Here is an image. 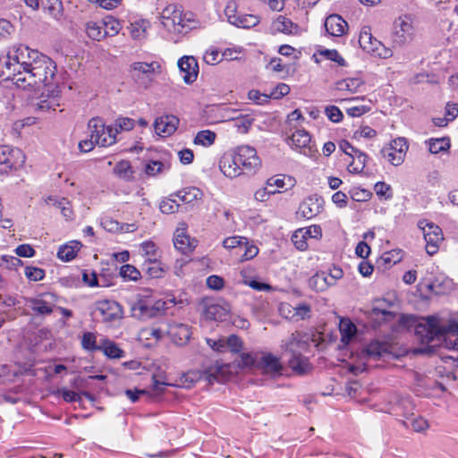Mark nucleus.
I'll list each match as a JSON object with an SVG mask.
<instances>
[{"label":"nucleus","mask_w":458,"mask_h":458,"mask_svg":"<svg viewBox=\"0 0 458 458\" xmlns=\"http://www.w3.org/2000/svg\"><path fill=\"white\" fill-rule=\"evenodd\" d=\"M324 27L329 36L341 37L346 32L348 24L340 15L331 14L326 18Z\"/></svg>","instance_id":"a878e982"},{"label":"nucleus","mask_w":458,"mask_h":458,"mask_svg":"<svg viewBox=\"0 0 458 458\" xmlns=\"http://www.w3.org/2000/svg\"><path fill=\"white\" fill-rule=\"evenodd\" d=\"M322 235V230L319 225H314L307 228H301L294 232L292 236L293 245L299 250H306L308 249V239L319 238Z\"/></svg>","instance_id":"6ab92c4d"},{"label":"nucleus","mask_w":458,"mask_h":458,"mask_svg":"<svg viewBox=\"0 0 458 458\" xmlns=\"http://www.w3.org/2000/svg\"><path fill=\"white\" fill-rule=\"evenodd\" d=\"M83 350L90 352L99 351V343L97 341V335L93 332H84L81 339Z\"/></svg>","instance_id":"49530a36"},{"label":"nucleus","mask_w":458,"mask_h":458,"mask_svg":"<svg viewBox=\"0 0 458 458\" xmlns=\"http://www.w3.org/2000/svg\"><path fill=\"white\" fill-rule=\"evenodd\" d=\"M311 137L309 132L305 130H296L291 137L288 138L287 142L293 148L300 149L304 154L306 150H310V144Z\"/></svg>","instance_id":"c85d7f7f"},{"label":"nucleus","mask_w":458,"mask_h":458,"mask_svg":"<svg viewBox=\"0 0 458 458\" xmlns=\"http://www.w3.org/2000/svg\"><path fill=\"white\" fill-rule=\"evenodd\" d=\"M99 351L108 359H121L125 355V352L115 342L107 337L100 339Z\"/></svg>","instance_id":"7c9ffc66"},{"label":"nucleus","mask_w":458,"mask_h":458,"mask_svg":"<svg viewBox=\"0 0 458 458\" xmlns=\"http://www.w3.org/2000/svg\"><path fill=\"white\" fill-rule=\"evenodd\" d=\"M86 33L89 38L100 41L106 37L102 22L89 21L86 24Z\"/></svg>","instance_id":"37998d69"},{"label":"nucleus","mask_w":458,"mask_h":458,"mask_svg":"<svg viewBox=\"0 0 458 458\" xmlns=\"http://www.w3.org/2000/svg\"><path fill=\"white\" fill-rule=\"evenodd\" d=\"M225 345L230 348L232 352L239 353L242 349L243 342L238 335H231L227 337Z\"/></svg>","instance_id":"69168bd1"},{"label":"nucleus","mask_w":458,"mask_h":458,"mask_svg":"<svg viewBox=\"0 0 458 458\" xmlns=\"http://www.w3.org/2000/svg\"><path fill=\"white\" fill-rule=\"evenodd\" d=\"M415 335L421 344H429L435 338H444L445 345L456 349L458 345V320L454 316L431 315L420 318L415 327Z\"/></svg>","instance_id":"f257e3e1"},{"label":"nucleus","mask_w":458,"mask_h":458,"mask_svg":"<svg viewBox=\"0 0 458 458\" xmlns=\"http://www.w3.org/2000/svg\"><path fill=\"white\" fill-rule=\"evenodd\" d=\"M311 341L313 339L308 333L296 330L285 341L284 348L289 352H306L309 350Z\"/></svg>","instance_id":"aec40b11"},{"label":"nucleus","mask_w":458,"mask_h":458,"mask_svg":"<svg viewBox=\"0 0 458 458\" xmlns=\"http://www.w3.org/2000/svg\"><path fill=\"white\" fill-rule=\"evenodd\" d=\"M257 369L261 370L263 374L279 377L283 375L284 365L279 357L265 352H261V356L257 361Z\"/></svg>","instance_id":"dca6fc26"},{"label":"nucleus","mask_w":458,"mask_h":458,"mask_svg":"<svg viewBox=\"0 0 458 458\" xmlns=\"http://www.w3.org/2000/svg\"><path fill=\"white\" fill-rule=\"evenodd\" d=\"M246 238L242 236H232L227 237L223 242V246L225 249L231 250L233 251V255H234L237 249L242 245Z\"/></svg>","instance_id":"e2e57ef3"},{"label":"nucleus","mask_w":458,"mask_h":458,"mask_svg":"<svg viewBox=\"0 0 458 458\" xmlns=\"http://www.w3.org/2000/svg\"><path fill=\"white\" fill-rule=\"evenodd\" d=\"M403 259V251L401 250H392L384 252L377 263L384 266L385 268H389L393 265L400 262Z\"/></svg>","instance_id":"ea45409f"},{"label":"nucleus","mask_w":458,"mask_h":458,"mask_svg":"<svg viewBox=\"0 0 458 458\" xmlns=\"http://www.w3.org/2000/svg\"><path fill=\"white\" fill-rule=\"evenodd\" d=\"M339 329L341 341L344 344H348L357 331L356 326L350 319H341Z\"/></svg>","instance_id":"c03bdc74"},{"label":"nucleus","mask_w":458,"mask_h":458,"mask_svg":"<svg viewBox=\"0 0 458 458\" xmlns=\"http://www.w3.org/2000/svg\"><path fill=\"white\" fill-rule=\"evenodd\" d=\"M428 150L431 154L446 152L450 148V140L448 138H431L426 140Z\"/></svg>","instance_id":"58836bf2"},{"label":"nucleus","mask_w":458,"mask_h":458,"mask_svg":"<svg viewBox=\"0 0 458 458\" xmlns=\"http://www.w3.org/2000/svg\"><path fill=\"white\" fill-rule=\"evenodd\" d=\"M81 248V243L78 241H71L58 249L57 258L64 262H69L75 259Z\"/></svg>","instance_id":"473e14b6"},{"label":"nucleus","mask_w":458,"mask_h":458,"mask_svg":"<svg viewBox=\"0 0 458 458\" xmlns=\"http://www.w3.org/2000/svg\"><path fill=\"white\" fill-rule=\"evenodd\" d=\"M101 225L106 231L110 233H118L123 231V225L111 217L103 218Z\"/></svg>","instance_id":"338daca9"},{"label":"nucleus","mask_w":458,"mask_h":458,"mask_svg":"<svg viewBox=\"0 0 458 458\" xmlns=\"http://www.w3.org/2000/svg\"><path fill=\"white\" fill-rule=\"evenodd\" d=\"M323 210V199L317 195L309 196L299 206L298 215L305 219H311Z\"/></svg>","instance_id":"4be33fe9"},{"label":"nucleus","mask_w":458,"mask_h":458,"mask_svg":"<svg viewBox=\"0 0 458 458\" xmlns=\"http://www.w3.org/2000/svg\"><path fill=\"white\" fill-rule=\"evenodd\" d=\"M89 129L91 133V138L95 139L97 145L100 147H109L116 141V132L110 126H106L102 119L99 117H93L89 121Z\"/></svg>","instance_id":"9b49d317"},{"label":"nucleus","mask_w":458,"mask_h":458,"mask_svg":"<svg viewBox=\"0 0 458 458\" xmlns=\"http://www.w3.org/2000/svg\"><path fill=\"white\" fill-rule=\"evenodd\" d=\"M414 36L415 30L410 16H399L394 21L389 35L393 47H403L411 42Z\"/></svg>","instance_id":"423d86ee"},{"label":"nucleus","mask_w":458,"mask_h":458,"mask_svg":"<svg viewBox=\"0 0 458 458\" xmlns=\"http://www.w3.org/2000/svg\"><path fill=\"white\" fill-rule=\"evenodd\" d=\"M140 247L146 256L145 261L157 259V248L153 242H144L141 243Z\"/></svg>","instance_id":"052dcab7"},{"label":"nucleus","mask_w":458,"mask_h":458,"mask_svg":"<svg viewBox=\"0 0 458 458\" xmlns=\"http://www.w3.org/2000/svg\"><path fill=\"white\" fill-rule=\"evenodd\" d=\"M179 122V118L175 115H161L155 120V131L160 136H170L177 130Z\"/></svg>","instance_id":"393cba45"},{"label":"nucleus","mask_w":458,"mask_h":458,"mask_svg":"<svg viewBox=\"0 0 458 458\" xmlns=\"http://www.w3.org/2000/svg\"><path fill=\"white\" fill-rule=\"evenodd\" d=\"M291 88H269V90L265 89L260 91L259 89H250L248 92V98L257 105L267 104L269 100H277L282 98L290 93Z\"/></svg>","instance_id":"f3484780"},{"label":"nucleus","mask_w":458,"mask_h":458,"mask_svg":"<svg viewBox=\"0 0 458 458\" xmlns=\"http://www.w3.org/2000/svg\"><path fill=\"white\" fill-rule=\"evenodd\" d=\"M141 335L144 336L147 340H155V342H158L163 339L165 335V332L154 327H145L141 330Z\"/></svg>","instance_id":"bf43d9fd"},{"label":"nucleus","mask_w":458,"mask_h":458,"mask_svg":"<svg viewBox=\"0 0 458 458\" xmlns=\"http://www.w3.org/2000/svg\"><path fill=\"white\" fill-rule=\"evenodd\" d=\"M102 23L105 32H106V37H113L117 35L122 28L120 22L113 17L106 18Z\"/></svg>","instance_id":"5fc2aeb1"},{"label":"nucleus","mask_w":458,"mask_h":458,"mask_svg":"<svg viewBox=\"0 0 458 458\" xmlns=\"http://www.w3.org/2000/svg\"><path fill=\"white\" fill-rule=\"evenodd\" d=\"M225 13L231 24L240 28L250 29L259 22V18L256 15L237 13L234 2L227 4Z\"/></svg>","instance_id":"2eb2a0df"},{"label":"nucleus","mask_w":458,"mask_h":458,"mask_svg":"<svg viewBox=\"0 0 458 458\" xmlns=\"http://www.w3.org/2000/svg\"><path fill=\"white\" fill-rule=\"evenodd\" d=\"M207 121L208 123H217L224 121H232L233 127L235 129L237 133L245 134L250 129L254 119L251 118L249 114L245 115H238V116H230L227 114H220L216 117H208Z\"/></svg>","instance_id":"a211bd4d"},{"label":"nucleus","mask_w":458,"mask_h":458,"mask_svg":"<svg viewBox=\"0 0 458 458\" xmlns=\"http://www.w3.org/2000/svg\"><path fill=\"white\" fill-rule=\"evenodd\" d=\"M376 194L380 199H390L393 197V191L389 184L385 182H377L374 186Z\"/></svg>","instance_id":"4d7b16f0"},{"label":"nucleus","mask_w":458,"mask_h":458,"mask_svg":"<svg viewBox=\"0 0 458 458\" xmlns=\"http://www.w3.org/2000/svg\"><path fill=\"white\" fill-rule=\"evenodd\" d=\"M350 194H351V198L353 200L358 201V202L367 201L372 196V193L369 191L362 189L360 187H353L350 191Z\"/></svg>","instance_id":"680f3d73"},{"label":"nucleus","mask_w":458,"mask_h":458,"mask_svg":"<svg viewBox=\"0 0 458 458\" xmlns=\"http://www.w3.org/2000/svg\"><path fill=\"white\" fill-rule=\"evenodd\" d=\"M216 139V133L211 130H202L197 132L193 143L205 148L212 146Z\"/></svg>","instance_id":"79ce46f5"},{"label":"nucleus","mask_w":458,"mask_h":458,"mask_svg":"<svg viewBox=\"0 0 458 458\" xmlns=\"http://www.w3.org/2000/svg\"><path fill=\"white\" fill-rule=\"evenodd\" d=\"M367 160L368 155L361 150L359 151L352 159L346 160L348 171L352 174L361 173L366 166Z\"/></svg>","instance_id":"c9c22d12"},{"label":"nucleus","mask_w":458,"mask_h":458,"mask_svg":"<svg viewBox=\"0 0 458 458\" xmlns=\"http://www.w3.org/2000/svg\"><path fill=\"white\" fill-rule=\"evenodd\" d=\"M39 55L38 52L30 49L23 45H15L10 48L7 53V60L4 65L7 72L2 71L4 75L17 73L21 69L22 71L28 70L31 65L34 58Z\"/></svg>","instance_id":"39448f33"},{"label":"nucleus","mask_w":458,"mask_h":458,"mask_svg":"<svg viewBox=\"0 0 458 458\" xmlns=\"http://www.w3.org/2000/svg\"><path fill=\"white\" fill-rule=\"evenodd\" d=\"M458 115V107L456 104L447 103L445 114L444 117H433L432 122L436 126L444 127L451 121H454Z\"/></svg>","instance_id":"4c0bfd02"},{"label":"nucleus","mask_w":458,"mask_h":458,"mask_svg":"<svg viewBox=\"0 0 458 458\" xmlns=\"http://www.w3.org/2000/svg\"><path fill=\"white\" fill-rule=\"evenodd\" d=\"M325 113L327 118L333 123H339L343 120L344 115L341 110L335 106H327Z\"/></svg>","instance_id":"774afa93"},{"label":"nucleus","mask_w":458,"mask_h":458,"mask_svg":"<svg viewBox=\"0 0 458 458\" xmlns=\"http://www.w3.org/2000/svg\"><path fill=\"white\" fill-rule=\"evenodd\" d=\"M149 27V22L145 20L137 21L135 22H132L128 27L129 32L131 36L134 39H143L146 38L147 30Z\"/></svg>","instance_id":"a19ab883"},{"label":"nucleus","mask_w":458,"mask_h":458,"mask_svg":"<svg viewBox=\"0 0 458 458\" xmlns=\"http://www.w3.org/2000/svg\"><path fill=\"white\" fill-rule=\"evenodd\" d=\"M114 173L127 182L134 179V170L128 160H121L117 162L114 167Z\"/></svg>","instance_id":"e433bc0d"},{"label":"nucleus","mask_w":458,"mask_h":458,"mask_svg":"<svg viewBox=\"0 0 458 458\" xmlns=\"http://www.w3.org/2000/svg\"><path fill=\"white\" fill-rule=\"evenodd\" d=\"M147 274L152 278H160L164 276L165 270L161 266V262L156 259L153 260L144 261Z\"/></svg>","instance_id":"8fccbe9b"},{"label":"nucleus","mask_w":458,"mask_h":458,"mask_svg":"<svg viewBox=\"0 0 458 458\" xmlns=\"http://www.w3.org/2000/svg\"><path fill=\"white\" fill-rule=\"evenodd\" d=\"M271 30L274 33L295 35L299 32V26L284 16H278L271 24Z\"/></svg>","instance_id":"2f4dec72"},{"label":"nucleus","mask_w":458,"mask_h":458,"mask_svg":"<svg viewBox=\"0 0 458 458\" xmlns=\"http://www.w3.org/2000/svg\"><path fill=\"white\" fill-rule=\"evenodd\" d=\"M183 225H185L183 224ZM198 245V241L191 238L187 233L186 226L177 228L174 233V246L183 255H190Z\"/></svg>","instance_id":"412c9836"},{"label":"nucleus","mask_w":458,"mask_h":458,"mask_svg":"<svg viewBox=\"0 0 458 458\" xmlns=\"http://www.w3.org/2000/svg\"><path fill=\"white\" fill-rule=\"evenodd\" d=\"M178 67L185 83L191 84L196 81L199 74V64L193 56L185 55L180 58Z\"/></svg>","instance_id":"b1692460"},{"label":"nucleus","mask_w":458,"mask_h":458,"mask_svg":"<svg viewBox=\"0 0 458 458\" xmlns=\"http://www.w3.org/2000/svg\"><path fill=\"white\" fill-rule=\"evenodd\" d=\"M158 304L159 301L155 303L150 294H138L131 303V311L133 317L140 319L153 318L159 310Z\"/></svg>","instance_id":"ddd939ff"},{"label":"nucleus","mask_w":458,"mask_h":458,"mask_svg":"<svg viewBox=\"0 0 458 458\" xmlns=\"http://www.w3.org/2000/svg\"><path fill=\"white\" fill-rule=\"evenodd\" d=\"M56 296L53 293H44L40 297L29 300L32 311L37 315L47 316L54 311V301Z\"/></svg>","instance_id":"5701e85b"},{"label":"nucleus","mask_w":458,"mask_h":458,"mask_svg":"<svg viewBox=\"0 0 458 458\" xmlns=\"http://www.w3.org/2000/svg\"><path fill=\"white\" fill-rule=\"evenodd\" d=\"M55 64L47 56L39 55L33 59L31 65L25 71L17 73L7 74L3 81H10L13 86H19L21 82H27L26 86H58L60 81L55 79Z\"/></svg>","instance_id":"7ed1b4c3"},{"label":"nucleus","mask_w":458,"mask_h":458,"mask_svg":"<svg viewBox=\"0 0 458 458\" xmlns=\"http://www.w3.org/2000/svg\"><path fill=\"white\" fill-rule=\"evenodd\" d=\"M366 352L373 359H379L389 352L387 344L378 341L369 343L366 347Z\"/></svg>","instance_id":"a18cd8bd"},{"label":"nucleus","mask_w":458,"mask_h":458,"mask_svg":"<svg viewBox=\"0 0 458 458\" xmlns=\"http://www.w3.org/2000/svg\"><path fill=\"white\" fill-rule=\"evenodd\" d=\"M311 307L307 303H300L294 307L293 320H304L310 318Z\"/></svg>","instance_id":"6e6d98bb"},{"label":"nucleus","mask_w":458,"mask_h":458,"mask_svg":"<svg viewBox=\"0 0 458 458\" xmlns=\"http://www.w3.org/2000/svg\"><path fill=\"white\" fill-rule=\"evenodd\" d=\"M26 157L21 149L0 145V173H8L21 168Z\"/></svg>","instance_id":"9d476101"},{"label":"nucleus","mask_w":458,"mask_h":458,"mask_svg":"<svg viewBox=\"0 0 458 458\" xmlns=\"http://www.w3.org/2000/svg\"><path fill=\"white\" fill-rule=\"evenodd\" d=\"M202 316L205 320L222 321L227 316V310L221 305L211 303L206 305Z\"/></svg>","instance_id":"72a5a7b5"},{"label":"nucleus","mask_w":458,"mask_h":458,"mask_svg":"<svg viewBox=\"0 0 458 458\" xmlns=\"http://www.w3.org/2000/svg\"><path fill=\"white\" fill-rule=\"evenodd\" d=\"M162 23L168 30L182 34L195 26V16L191 12H184L174 4L168 5L162 13Z\"/></svg>","instance_id":"20e7f679"},{"label":"nucleus","mask_w":458,"mask_h":458,"mask_svg":"<svg viewBox=\"0 0 458 458\" xmlns=\"http://www.w3.org/2000/svg\"><path fill=\"white\" fill-rule=\"evenodd\" d=\"M120 276L124 280L138 281L140 278V272L132 265H123L120 268Z\"/></svg>","instance_id":"603ef678"},{"label":"nucleus","mask_w":458,"mask_h":458,"mask_svg":"<svg viewBox=\"0 0 458 458\" xmlns=\"http://www.w3.org/2000/svg\"><path fill=\"white\" fill-rule=\"evenodd\" d=\"M57 208L61 210L62 215L66 220H72L74 217V212L72 209V206L70 200L66 198H61L59 199H55L53 203Z\"/></svg>","instance_id":"09e8293b"},{"label":"nucleus","mask_w":458,"mask_h":458,"mask_svg":"<svg viewBox=\"0 0 458 458\" xmlns=\"http://www.w3.org/2000/svg\"><path fill=\"white\" fill-rule=\"evenodd\" d=\"M259 253V249L256 245L250 243L246 238L242 245L237 249L234 256L238 258L240 262L247 261L255 258Z\"/></svg>","instance_id":"f704fd0d"},{"label":"nucleus","mask_w":458,"mask_h":458,"mask_svg":"<svg viewBox=\"0 0 458 458\" xmlns=\"http://www.w3.org/2000/svg\"><path fill=\"white\" fill-rule=\"evenodd\" d=\"M130 72L131 77L142 84L157 83L163 77L162 66L158 62H135L131 64Z\"/></svg>","instance_id":"0eeeda50"},{"label":"nucleus","mask_w":458,"mask_h":458,"mask_svg":"<svg viewBox=\"0 0 458 458\" xmlns=\"http://www.w3.org/2000/svg\"><path fill=\"white\" fill-rule=\"evenodd\" d=\"M58 88H55L52 90L51 95H47V98L41 99L39 103H38V108L41 110H48L53 109L55 110V107L59 106L57 97L59 95V90H57Z\"/></svg>","instance_id":"3c124183"},{"label":"nucleus","mask_w":458,"mask_h":458,"mask_svg":"<svg viewBox=\"0 0 458 458\" xmlns=\"http://www.w3.org/2000/svg\"><path fill=\"white\" fill-rule=\"evenodd\" d=\"M24 275L28 280L38 282L45 278L46 272L41 267L27 266L24 269Z\"/></svg>","instance_id":"864d4df0"},{"label":"nucleus","mask_w":458,"mask_h":458,"mask_svg":"<svg viewBox=\"0 0 458 458\" xmlns=\"http://www.w3.org/2000/svg\"><path fill=\"white\" fill-rule=\"evenodd\" d=\"M291 358L288 360V366L293 372L298 376H303L312 370V365L309 359L300 352H290Z\"/></svg>","instance_id":"cd10ccee"},{"label":"nucleus","mask_w":458,"mask_h":458,"mask_svg":"<svg viewBox=\"0 0 458 458\" xmlns=\"http://www.w3.org/2000/svg\"><path fill=\"white\" fill-rule=\"evenodd\" d=\"M203 101L205 102L204 113L208 114L213 111L214 106L236 103L238 98L230 88H208L204 93Z\"/></svg>","instance_id":"6e6552de"},{"label":"nucleus","mask_w":458,"mask_h":458,"mask_svg":"<svg viewBox=\"0 0 458 458\" xmlns=\"http://www.w3.org/2000/svg\"><path fill=\"white\" fill-rule=\"evenodd\" d=\"M178 199L183 203H191L201 197V191L196 187H187L176 193Z\"/></svg>","instance_id":"de8ad7c7"},{"label":"nucleus","mask_w":458,"mask_h":458,"mask_svg":"<svg viewBox=\"0 0 458 458\" xmlns=\"http://www.w3.org/2000/svg\"><path fill=\"white\" fill-rule=\"evenodd\" d=\"M420 229L423 232L426 242L425 249L430 256L436 254L439 250V245L444 237L441 228L434 223L426 220L420 221L418 224Z\"/></svg>","instance_id":"f8f14e48"},{"label":"nucleus","mask_w":458,"mask_h":458,"mask_svg":"<svg viewBox=\"0 0 458 458\" xmlns=\"http://www.w3.org/2000/svg\"><path fill=\"white\" fill-rule=\"evenodd\" d=\"M409 144L405 138L398 137L384 146L380 154L382 157L392 165L398 166L405 159Z\"/></svg>","instance_id":"1a4fd4ad"},{"label":"nucleus","mask_w":458,"mask_h":458,"mask_svg":"<svg viewBox=\"0 0 458 458\" xmlns=\"http://www.w3.org/2000/svg\"><path fill=\"white\" fill-rule=\"evenodd\" d=\"M240 359H241L240 363H239L240 367H242V368L256 367L257 368V361L259 360L257 354L242 352L240 354Z\"/></svg>","instance_id":"0e129e2a"},{"label":"nucleus","mask_w":458,"mask_h":458,"mask_svg":"<svg viewBox=\"0 0 458 458\" xmlns=\"http://www.w3.org/2000/svg\"><path fill=\"white\" fill-rule=\"evenodd\" d=\"M180 204L177 200L167 198L163 199L159 204L160 211L164 214H174L179 210Z\"/></svg>","instance_id":"13d9d810"},{"label":"nucleus","mask_w":458,"mask_h":458,"mask_svg":"<svg viewBox=\"0 0 458 458\" xmlns=\"http://www.w3.org/2000/svg\"><path fill=\"white\" fill-rule=\"evenodd\" d=\"M167 335L175 344L183 345L190 340L191 331L187 325L174 323L169 326Z\"/></svg>","instance_id":"bb28decb"},{"label":"nucleus","mask_w":458,"mask_h":458,"mask_svg":"<svg viewBox=\"0 0 458 458\" xmlns=\"http://www.w3.org/2000/svg\"><path fill=\"white\" fill-rule=\"evenodd\" d=\"M95 306L96 311L105 323L114 322L123 318V309L116 301L104 299L96 301Z\"/></svg>","instance_id":"4468645a"},{"label":"nucleus","mask_w":458,"mask_h":458,"mask_svg":"<svg viewBox=\"0 0 458 458\" xmlns=\"http://www.w3.org/2000/svg\"><path fill=\"white\" fill-rule=\"evenodd\" d=\"M260 166L261 160L256 148L249 145L238 146L224 154L219 162L220 171L229 178L255 174Z\"/></svg>","instance_id":"f03ea898"},{"label":"nucleus","mask_w":458,"mask_h":458,"mask_svg":"<svg viewBox=\"0 0 458 458\" xmlns=\"http://www.w3.org/2000/svg\"><path fill=\"white\" fill-rule=\"evenodd\" d=\"M359 44L366 52L375 53L381 43L373 37L370 27L364 26L360 32Z\"/></svg>","instance_id":"c756f323"}]
</instances>
